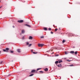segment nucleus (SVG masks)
Returning a JSON list of instances; mask_svg holds the SVG:
<instances>
[{
	"mask_svg": "<svg viewBox=\"0 0 80 80\" xmlns=\"http://www.w3.org/2000/svg\"><path fill=\"white\" fill-rule=\"evenodd\" d=\"M31 46H32V44H30L28 45V47H31Z\"/></svg>",
	"mask_w": 80,
	"mask_h": 80,
	"instance_id": "23",
	"label": "nucleus"
},
{
	"mask_svg": "<svg viewBox=\"0 0 80 80\" xmlns=\"http://www.w3.org/2000/svg\"><path fill=\"white\" fill-rule=\"evenodd\" d=\"M44 71H45V72H47V71H48V69L47 68H46L44 69Z\"/></svg>",
	"mask_w": 80,
	"mask_h": 80,
	"instance_id": "8",
	"label": "nucleus"
},
{
	"mask_svg": "<svg viewBox=\"0 0 80 80\" xmlns=\"http://www.w3.org/2000/svg\"><path fill=\"white\" fill-rule=\"evenodd\" d=\"M18 22L19 23H23V20H18Z\"/></svg>",
	"mask_w": 80,
	"mask_h": 80,
	"instance_id": "3",
	"label": "nucleus"
},
{
	"mask_svg": "<svg viewBox=\"0 0 80 80\" xmlns=\"http://www.w3.org/2000/svg\"><path fill=\"white\" fill-rule=\"evenodd\" d=\"M32 53H33L34 54H36L38 53V52H32Z\"/></svg>",
	"mask_w": 80,
	"mask_h": 80,
	"instance_id": "20",
	"label": "nucleus"
},
{
	"mask_svg": "<svg viewBox=\"0 0 80 80\" xmlns=\"http://www.w3.org/2000/svg\"><path fill=\"white\" fill-rule=\"evenodd\" d=\"M2 8V6H1V7H0V8Z\"/></svg>",
	"mask_w": 80,
	"mask_h": 80,
	"instance_id": "37",
	"label": "nucleus"
},
{
	"mask_svg": "<svg viewBox=\"0 0 80 80\" xmlns=\"http://www.w3.org/2000/svg\"><path fill=\"white\" fill-rule=\"evenodd\" d=\"M70 53H72V54L74 53V51H71L70 52Z\"/></svg>",
	"mask_w": 80,
	"mask_h": 80,
	"instance_id": "9",
	"label": "nucleus"
},
{
	"mask_svg": "<svg viewBox=\"0 0 80 80\" xmlns=\"http://www.w3.org/2000/svg\"><path fill=\"white\" fill-rule=\"evenodd\" d=\"M58 63V61H57L55 62V63L56 64H57V63Z\"/></svg>",
	"mask_w": 80,
	"mask_h": 80,
	"instance_id": "19",
	"label": "nucleus"
},
{
	"mask_svg": "<svg viewBox=\"0 0 80 80\" xmlns=\"http://www.w3.org/2000/svg\"><path fill=\"white\" fill-rule=\"evenodd\" d=\"M3 50L4 52H7L6 49H3Z\"/></svg>",
	"mask_w": 80,
	"mask_h": 80,
	"instance_id": "26",
	"label": "nucleus"
},
{
	"mask_svg": "<svg viewBox=\"0 0 80 80\" xmlns=\"http://www.w3.org/2000/svg\"><path fill=\"white\" fill-rule=\"evenodd\" d=\"M75 55H77V51L75 52Z\"/></svg>",
	"mask_w": 80,
	"mask_h": 80,
	"instance_id": "25",
	"label": "nucleus"
},
{
	"mask_svg": "<svg viewBox=\"0 0 80 80\" xmlns=\"http://www.w3.org/2000/svg\"><path fill=\"white\" fill-rule=\"evenodd\" d=\"M2 62H1V63H2Z\"/></svg>",
	"mask_w": 80,
	"mask_h": 80,
	"instance_id": "39",
	"label": "nucleus"
},
{
	"mask_svg": "<svg viewBox=\"0 0 80 80\" xmlns=\"http://www.w3.org/2000/svg\"><path fill=\"white\" fill-rule=\"evenodd\" d=\"M57 30H58V29H57V28H56V29H55V31L56 32V31H57Z\"/></svg>",
	"mask_w": 80,
	"mask_h": 80,
	"instance_id": "28",
	"label": "nucleus"
},
{
	"mask_svg": "<svg viewBox=\"0 0 80 80\" xmlns=\"http://www.w3.org/2000/svg\"><path fill=\"white\" fill-rule=\"evenodd\" d=\"M47 52H50V51H48Z\"/></svg>",
	"mask_w": 80,
	"mask_h": 80,
	"instance_id": "36",
	"label": "nucleus"
},
{
	"mask_svg": "<svg viewBox=\"0 0 80 80\" xmlns=\"http://www.w3.org/2000/svg\"><path fill=\"white\" fill-rule=\"evenodd\" d=\"M13 28H14V26H13Z\"/></svg>",
	"mask_w": 80,
	"mask_h": 80,
	"instance_id": "40",
	"label": "nucleus"
},
{
	"mask_svg": "<svg viewBox=\"0 0 80 80\" xmlns=\"http://www.w3.org/2000/svg\"><path fill=\"white\" fill-rule=\"evenodd\" d=\"M26 44L27 45H29V43L28 42H27Z\"/></svg>",
	"mask_w": 80,
	"mask_h": 80,
	"instance_id": "24",
	"label": "nucleus"
},
{
	"mask_svg": "<svg viewBox=\"0 0 80 80\" xmlns=\"http://www.w3.org/2000/svg\"><path fill=\"white\" fill-rule=\"evenodd\" d=\"M68 52H65V54H66V55H67V54H68Z\"/></svg>",
	"mask_w": 80,
	"mask_h": 80,
	"instance_id": "18",
	"label": "nucleus"
},
{
	"mask_svg": "<svg viewBox=\"0 0 80 80\" xmlns=\"http://www.w3.org/2000/svg\"><path fill=\"white\" fill-rule=\"evenodd\" d=\"M39 73H43V72L42 71H39Z\"/></svg>",
	"mask_w": 80,
	"mask_h": 80,
	"instance_id": "17",
	"label": "nucleus"
},
{
	"mask_svg": "<svg viewBox=\"0 0 80 80\" xmlns=\"http://www.w3.org/2000/svg\"><path fill=\"white\" fill-rule=\"evenodd\" d=\"M58 56H59V55L58 54H57L55 56V57H58Z\"/></svg>",
	"mask_w": 80,
	"mask_h": 80,
	"instance_id": "27",
	"label": "nucleus"
},
{
	"mask_svg": "<svg viewBox=\"0 0 80 80\" xmlns=\"http://www.w3.org/2000/svg\"><path fill=\"white\" fill-rule=\"evenodd\" d=\"M51 51H52V50H51Z\"/></svg>",
	"mask_w": 80,
	"mask_h": 80,
	"instance_id": "41",
	"label": "nucleus"
},
{
	"mask_svg": "<svg viewBox=\"0 0 80 80\" xmlns=\"http://www.w3.org/2000/svg\"><path fill=\"white\" fill-rule=\"evenodd\" d=\"M9 50V49L8 48H6V51H8V50Z\"/></svg>",
	"mask_w": 80,
	"mask_h": 80,
	"instance_id": "13",
	"label": "nucleus"
},
{
	"mask_svg": "<svg viewBox=\"0 0 80 80\" xmlns=\"http://www.w3.org/2000/svg\"><path fill=\"white\" fill-rule=\"evenodd\" d=\"M61 62H62V60H61L59 62V63H61Z\"/></svg>",
	"mask_w": 80,
	"mask_h": 80,
	"instance_id": "22",
	"label": "nucleus"
},
{
	"mask_svg": "<svg viewBox=\"0 0 80 80\" xmlns=\"http://www.w3.org/2000/svg\"><path fill=\"white\" fill-rule=\"evenodd\" d=\"M44 38V37L43 36H42L40 37L41 38Z\"/></svg>",
	"mask_w": 80,
	"mask_h": 80,
	"instance_id": "21",
	"label": "nucleus"
},
{
	"mask_svg": "<svg viewBox=\"0 0 80 80\" xmlns=\"http://www.w3.org/2000/svg\"><path fill=\"white\" fill-rule=\"evenodd\" d=\"M26 26H27V27H30L31 26L30 25H28V24H26Z\"/></svg>",
	"mask_w": 80,
	"mask_h": 80,
	"instance_id": "10",
	"label": "nucleus"
},
{
	"mask_svg": "<svg viewBox=\"0 0 80 80\" xmlns=\"http://www.w3.org/2000/svg\"><path fill=\"white\" fill-rule=\"evenodd\" d=\"M59 28V29H60V28Z\"/></svg>",
	"mask_w": 80,
	"mask_h": 80,
	"instance_id": "42",
	"label": "nucleus"
},
{
	"mask_svg": "<svg viewBox=\"0 0 80 80\" xmlns=\"http://www.w3.org/2000/svg\"><path fill=\"white\" fill-rule=\"evenodd\" d=\"M11 53H13V51H11L10 52Z\"/></svg>",
	"mask_w": 80,
	"mask_h": 80,
	"instance_id": "30",
	"label": "nucleus"
},
{
	"mask_svg": "<svg viewBox=\"0 0 80 80\" xmlns=\"http://www.w3.org/2000/svg\"><path fill=\"white\" fill-rule=\"evenodd\" d=\"M22 39H24V37H22Z\"/></svg>",
	"mask_w": 80,
	"mask_h": 80,
	"instance_id": "32",
	"label": "nucleus"
},
{
	"mask_svg": "<svg viewBox=\"0 0 80 80\" xmlns=\"http://www.w3.org/2000/svg\"><path fill=\"white\" fill-rule=\"evenodd\" d=\"M68 66H69V67H73L74 65L73 64H72L71 65H69Z\"/></svg>",
	"mask_w": 80,
	"mask_h": 80,
	"instance_id": "15",
	"label": "nucleus"
},
{
	"mask_svg": "<svg viewBox=\"0 0 80 80\" xmlns=\"http://www.w3.org/2000/svg\"><path fill=\"white\" fill-rule=\"evenodd\" d=\"M32 38H33V37H32L30 36L29 37V40H32Z\"/></svg>",
	"mask_w": 80,
	"mask_h": 80,
	"instance_id": "5",
	"label": "nucleus"
},
{
	"mask_svg": "<svg viewBox=\"0 0 80 80\" xmlns=\"http://www.w3.org/2000/svg\"><path fill=\"white\" fill-rule=\"evenodd\" d=\"M0 2H1V1H0Z\"/></svg>",
	"mask_w": 80,
	"mask_h": 80,
	"instance_id": "43",
	"label": "nucleus"
},
{
	"mask_svg": "<svg viewBox=\"0 0 80 80\" xmlns=\"http://www.w3.org/2000/svg\"><path fill=\"white\" fill-rule=\"evenodd\" d=\"M48 30H50V28H49V29H48Z\"/></svg>",
	"mask_w": 80,
	"mask_h": 80,
	"instance_id": "33",
	"label": "nucleus"
},
{
	"mask_svg": "<svg viewBox=\"0 0 80 80\" xmlns=\"http://www.w3.org/2000/svg\"><path fill=\"white\" fill-rule=\"evenodd\" d=\"M57 66L58 67H62V65L61 64L58 65Z\"/></svg>",
	"mask_w": 80,
	"mask_h": 80,
	"instance_id": "4",
	"label": "nucleus"
},
{
	"mask_svg": "<svg viewBox=\"0 0 80 80\" xmlns=\"http://www.w3.org/2000/svg\"><path fill=\"white\" fill-rule=\"evenodd\" d=\"M1 53V51H0V54Z\"/></svg>",
	"mask_w": 80,
	"mask_h": 80,
	"instance_id": "38",
	"label": "nucleus"
},
{
	"mask_svg": "<svg viewBox=\"0 0 80 80\" xmlns=\"http://www.w3.org/2000/svg\"><path fill=\"white\" fill-rule=\"evenodd\" d=\"M36 72V70H32L31 72V73H35Z\"/></svg>",
	"mask_w": 80,
	"mask_h": 80,
	"instance_id": "2",
	"label": "nucleus"
},
{
	"mask_svg": "<svg viewBox=\"0 0 80 80\" xmlns=\"http://www.w3.org/2000/svg\"><path fill=\"white\" fill-rule=\"evenodd\" d=\"M42 69V68H38L37 69V71H38V70H41Z\"/></svg>",
	"mask_w": 80,
	"mask_h": 80,
	"instance_id": "14",
	"label": "nucleus"
},
{
	"mask_svg": "<svg viewBox=\"0 0 80 80\" xmlns=\"http://www.w3.org/2000/svg\"><path fill=\"white\" fill-rule=\"evenodd\" d=\"M53 52L52 53H51V55H52V54H53Z\"/></svg>",
	"mask_w": 80,
	"mask_h": 80,
	"instance_id": "34",
	"label": "nucleus"
},
{
	"mask_svg": "<svg viewBox=\"0 0 80 80\" xmlns=\"http://www.w3.org/2000/svg\"><path fill=\"white\" fill-rule=\"evenodd\" d=\"M22 33H25V31H24V30H22Z\"/></svg>",
	"mask_w": 80,
	"mask_h": 80,
	"instance_id": "12",
	"label": "nucleus"
},
{
	"mask_svg": "<svg viewBox=\"0 0 80 80\" xmlns=\"http://www.w3.org/2000/svg\"><path fill=\"white\" fill-rule=\"evenodd\" d=\"M31 51L32 52H33V50H31Z\"/></svg>",
	"mask_w": 80,
	"mask_h": 80,
	"instance_id": "35",
	"label": "nucleus"
},
{
	"mask_svg": "<svg viewBox=\"0 0 80 80\" xmlns=\"http://www.w3.org/2000/svg\"><path fill=\"white\" fill-rule=\"evenodd\" d=\"M17 51L18 52V53H20V52H21L20 51V49H18L17 50Z\"/></svg>",
	"mask_w": 80,
	"mask_h": 80,
	"instance_id": "6",
	"label": "nucleus"
},
{
	"mask_svg": "<svg viewBox=\"0 0 80 80\" xmlns=\"http://www.w3.org/2000/svg\"><path fill=\"white\" fill-rule=\"evenodd\" d=\"M38 47H43V45H44V44H40V43L38 44Z\"/></svg>",
	"mask_w": 80,
	"mask_h": 80,
	"instance_id": "1",
	"label": "nucleus"
},
{
	"mask_svg": "<svg viewBox=\"0 0 80 80\" xmlns=\"http://www.w3.org/2000/svg\"><path fill=\"white\" fill-rule=\"evenodd\" d=\"M43 29L44 30H47V28H44Z\"/></svg>",
	"mask_w": 80,
	"mask_h": 80,
	"instance_id": "11",
	"label": "nucleus"
},
{
	"mask_svg": "<svg viewBox=\"0 0 80 80\" xmlns=\"http://www.w3.org/2000/svg\"><path fill=\"white\" fill-rule=\"evenodd\" d=\"M34 74H31L29 76V77H32V76H33L34 75Z\"/></svg>",
	"mask_w": 80,
	"mask_h": 80,
	"instance_id": "7",
	"label": "nucleus"
},
{
	"mask_svg": "<svg viewBox=\"0 0 80 80\" xmlns=\"http://www.w3.org/2000/svg\"><path fill=\"white\" fill-rule=\"evenodd\" d=\"M67 61L68 62H71V60H67Z\"/></svg>",
	"mask_w": 80,
	"mask_h": 80,
	"instance_id": "29",
	"label": "nucleus"
},
{
	"mask_svg": "<svg viewBox=\"0 0 80 80\" xmlns=\"http://www.w3.org/2000/svg\"><path fill=\"white\" fill-rule=\"evenodd\" d=\"M66 41L65 40H63L62 41V43H65V42Z\"/></svg>",
	"mask_w": 80,
	"mask_h": 80,
	"instance_id": "16",
	"label": "nucleus"
},
{
	"mask_svg": "<svg viewBox=\"0 0 80 80\" xmlns=\"http://www.w3.org/2000/svg\"><path fill=\"white\" fill-rule=\"evenodd\" d=\"M51 34H53V32H51Z\"/></svg>",
	"mask_w": 80,
	"mask_h": 80,
	"instance_id": "31",
	"label": "nucleus"
}]
</instances>
